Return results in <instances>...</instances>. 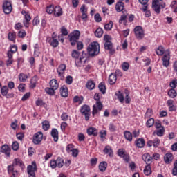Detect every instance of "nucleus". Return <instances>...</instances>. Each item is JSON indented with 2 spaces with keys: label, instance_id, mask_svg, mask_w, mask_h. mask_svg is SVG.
<instances>
[{
  "label": "nucleus",
  "instance_id": "nucleus-60",
  "mask_svg": "<svg viewBox=\"0 0 177 177\" xmlns=\"http://www.w3.org/2000/svg\"><path fill=\"white\" fill-rule=\"evenodd\" d=\"M61 33H62L61 35H64V36L68 35V31L67 30V28H66V27L64 26H62L61 28Z\"/></svg>",
  "mask_w": 177,
  "mask_h": 177
},
{
  "label": "nucleus",
  "instance_id": "nucleus-29",
  "mask_svg": "<svg viewBox=\"0 0 177 177\" xmlns=\"http://www.w3.org/2000/svg\"><path fill=\"white\" fill-rule=\"evenodd\" d=\"M55 162L57 168H63V166L64 165V160L62 158V157H58L57 160H55Z\"/></svg>",
  "mask_w": 177,
  "mask_h": 177
},
{
  "label": "nucleus",
  "instance_id": "nucleus-5",
  "mask_svg": "<svg viewBox=\"0 0 177 177\" xmlns=\"http://www.w3.org/2000/svg\"><path fill=\"white\" fill-rule=\"evenodd\" d=\"M2 9L5 15H10V13H12V10H13L12 2L8 0H4L2 5Z\"/></svg>",
  "mask_w": 177,
  "mask_h": 177
},
{
  "label": "nucleus",
  "instance_id": "nucleus-33",
  "mask_svg": "<svg viewBox=\"0 0 177 177\" xmlns=\"http://www.w3.org/2000/svg\"><path fill=\"white\" fill-rule=\"evenodd\" d=\"M99 169L101 172H104L106 169H107V162H102L99 165Z\"/></svg>",
  "mask_w": 177,
  "mask_h": 177
},
{
  "label": "nucleus",
  "instance_id": "nucleus-41",
  "mask_svg": "<svg viewBox=\"0 0 177 177\" xmlns=\"http://www.w3.org/2000/svg\"><path fill=\"white\" fill-rule=\"evenodd\" d=\"M145 175L149 176L151 174V167L150 165H147L144 169Z\"/></svg>",
  "mask_w": 177,
  "mask_h": 177
},
{
  "label": "nucleus",
  "instance_id": "nucleus-26",
  "mask_svg": "<svg viewBox=\"0 0 177 177\" xmlns=\"http://www.w3.org/2000/svg\"><path fill=\"white\" fill-rule=\"evenodd\" d=\"M117 82V75L114 73H111L109 77V82L110 85H114Z\"/></svg>",
  "mask_w": 177,
  "mask_h": 177
},
{
  "label": "nucleus",
  "instance_id": "nucleus-3",
  "mask_svg": "<svg viewBox=\"0 0 177 177\" xmlns=\"http://www.w3.org/2000/svg\"><path fill=\"white\" fill-rule=\"evenodd\" d=\"M81 32L79 30H75L68 35L69 41L72 46H75L77 44Z\"/></svg>",
  "mask_w": 177,
  "mask_h": 177
},
{
  "label": "nucleus",
  "instance_id": "nucleus-50",
  "mask_svg": "<svg viewBox=\"0 0 177 177\" xmlns=\"http://www.w3.org/2000/svg\"><path fill=\"white\" fill-rule=\"evenodd\" d=\"M119 23L120 24H122V23L125 24L127 23V15H125V14L121 15L120 19H119Z\"/></svg>",
  "mask_w": 177,
  "mask_h": 177
},
{
  "label": "nucleus",
  "instance_id": "nucleus-32",
  "mask_svg": "<svg viewBox=\"0 0 177 177\" xmlns=\"http://www.w3.org/2000/svg\"><path fill=\"white\" fill-rule=\"evenodd\" d=\"M167 95L169 97H171V99H175V97H176L177 93L176 91H175V89L171 88L168 91Z\"/></svg>",
  "mask_w": 177,
  "mask_h": 177
},
{
  "label": "nucleus",
  "instance_id": "nucleus-14",
  "mask_svg": "<svg viewBox=\"0 0 177 177\" xmlns=\"http://www.w3.org/2000/svg\"><path fill=\"white\" fill-rule=\"evenodd\" d=\"M10 151L11 149L8 145H3L0 150V153H3V154H5L6 156H7V157L10 156Z\"/></svg>",
  "mask_w": 177,
  "mask_h": 177
},
{
  "label": "nucleus",
  "instance_id": "nucleus-7",
  "mask_svg": "<svg viewBox=\"0 0 177 177\" xmlns=\"http://www.w3.org/2000/svg\"><path fill=\"white\" fill-rule=\"evenodd\" d=\"M85 63H86V53H85L84 51H82V56L75 59V66L76 67H84Z\"/></svg>",
  "mask_w": 177,
  "mask_h": 177
},
{
  "label": "nucleus",
  "instance_id": "nucleus-23",
  "mask_svg": "<svg viewBox=\"0 0 177 177\" xmlns=\"http://www.w3.org/2000/svg\"><path fill=\"white\" fill-rule=\"evenodd\" d=\"M37 82H38V76L35 75L30 80V88H31V89H34V88L37 86Z\"/></svg>",
  "mask_w": 177,
  "mask_h": 177
},
{
  "label": "nucleus",
  "instance_id": "nucleus-19",
  "mask_svg": "<svg viewBox=\"0 0 177 177\" xmlns=\"http://www.w3.org/2000/svg\"><path fill=\"white\" fill-rule=\"evenodd\" d=\"M142 158L143 161H145V162H146V164H147V165L151 164L153 158L150 156V154L144 153L142 156Z\"/></svg>",
  "mask_w": 177,
  "mask_h": 177
},
{
  "label": "nucleus",
  "instance_id": "nucleus-4",
  "mask_svg": "<svg viewBox=\"0 0 177 177\" xmlns=\"http://www.w3.org/2000/svg\"><path fill=\"white\" fill-rule=\"evenodd\" d=\"M160 1L153 0L152 2V8L154 12H156V13H157L158 15L160 14V12H161V9H164V8H165V3H162L160 4Z\"/></svg>",
  "mask_w": 177,
  "mask_h": 177
},
{
  "label": "nucleus",
  "instance_id": "nucleus-2",
  "mask_svg": "<svg viewBox=\"0 0 177 177\" xmlns=\"http://www.w3.org/2000/svg\"><path fill=\"white\" fill-rule=\"evenodd\" d=\"M87 52L89 56H97L100 52L99 43L94 41L90 44L87 48Z\"/></svg>",
  "mask_w": 177,
  "mask_h": 177
},
{
  "label": "nucleus",
  "instance_id": "nucleus-28",
  "mask_svg": "<svg viewBox=\"0 0 177 177\" xmlns=\"http://www.w3.org/2000/svg\"><path fill=\"white\" fill-rule=\"evenodd\" d=\"M95 86H96V84H95V82L92 80H88L86 84V88H87V89L89 91H93V89H95Z\"/></svg>",
  "mask_w": 177,
  "mask_h": 177
},
{
  "label": "nucleus",
  "instance_id": "nucleus-62",
  "mask_svg": "<svg viewBox=\"0 0 177 177\" xmlns=\"http://www.w3.org/2000/svg\"><path fill=\"white\" fill-rule=\"evenodd\" d=\"M172 175H174V176H176L177 175V160L174 162V166L172 169Z\"/></svg>",
  "mask_w": 177,
  "mask_h": 177
},
{
  "label": "nucleus",
  "instance_id": "nucleus-64",
  "mask_svg": "<svg viewBox=\"0 0 177 177\" xmlns=\"http://www.w3.org/2000/svg\"><path fill=\"white\" fill-rule=\"evenodd\" d=\"M40 23L39 18L36 17L32 20V26H38Z\"/></svg>",
  "mask_w": 177,
  "mask_h": 177
},
{
  "label": "nucleus",
  "instance_id": "nucleus-18",
  "mask_svg": "<svg viewBox=\"0 0 177 177\" xmlns=\"http://www.w3.org/2000/svg\"><path fill=\"white\" fill-rule=\"evenodd\" d=\"M103 153H104V154H107L108 156H109V157H113L114 156V152L113 151V149H111L110 145H106L104 147Z\"/></svg>",
  "mask_w": 177,
  "mask_h": 177
},
{
  "label": "nucleus",
  "instance_id": "nucleus-48",
  "mask_svg": "<svg viewBox=\"0 0 177 177\" xmlns=\"http://www.w3.org/2000/svg\"><path fill=\"white\" fill-rule=\"evenodd\" d=\"M147 127L148 128H151L153 125H154V119L153 118H150L147 121Z\"/></svg>",
  "mask_w": 177,
  "mask_h": 177
},
{
  "label": "nucleus",
  "instance_id": "nucleus-24",
  "mask_svg": "<svg viewBox=\"0 0 177 177\" xmlns=\"http://www.w3.org/2000/svg\"><path fill=\"white\" fill-rule=\"evenodd\" d=\"M50 88H53L55 91L59 89V83L56 79H53L50 81Z\"/></svg>",
  "mask_w": 177,
  "mask_h": 177
},
{
  "label": "nucleus",
  "instance_id": "nucleus-17",
  "mask_svg": "<svg viewBox=\"0 0 177 177\" xmlns=\"http://www.w3.org/2000/svg\"><path fill=\"white\" fill-rule=\"evenodd\" d=\"M86 132L89 136H97L98 131L96 127H90L87 129Z\"/></svg>",
  "mask_w": 177,
  "mask_h": 177
},
{
  "label": "nucleus",
  "instance_id": "nucleus-46",
  "mask_svg": "<svg viewBox=\"0 0 177 177\" xmlns=\"http://www.w3.org/2000/svg\"><path fill=\"white\" fill-rule=\"evenodd\" d=\"M122 68L123 71H128L129 70V63L124 62L122 64Z\"/></svg>",
  "mask_w": 177,
  "mask_h": 177
},
{
  "label": "nucleus",
  "instance_id": "nucleus-37",
  "mask_svg": "<svg viewBox=\"0 0 177 177\" xmlns=\"http://www.w3.org/2000/svg\"><path fill=\"white\" fill-rule=\"evenodd\" d=\"M27 78H28V76L24 73H20L19 75V80L20 82H26V81H27Z\"/></svg>",
  "mask_w": 177,
  "mask_h": 177
},
{
  "label": "nucleus",
  "instance_id": "nucleus-54",
  "mask_svg": "<svg viewBox=\"0 0 177 177\" xmlns=\"http://www.w3.org/2000/svg\"><path fill=\"white\" fill-rule=\"evenodd\" d=\"M50 167L52 168V169H55V168H57V165L56 163V160H51L50 162Z\"/></svg>",
  "mask_w": 177,
  "mask_h": 177
},
{
  "label": "nucleus",
  "instance_id": "nucleus-59",
  "mask_svg": "<svg viewBox=\"0 0 177 177\" xmlns=\"http://www.w3.org/2000/svg\"><path fill=\"white\" fill-rule=\"evenodd\" d=\"M74 149V145L73 144H69L66 146V150L67 153H71Z\"/></svg>",
  "mask_w": 177,
  "mask_h": 177
},
{
  "label": "nucleus",
  "instance_id": "nucleus-55",
  "mask_svg": "<svg viewBox=\"0 0 177 177\" xmlns=\"http://www.w3.org/2000/svg\"><path fill=\"white\" fill-rule=\"evenodd\" d=\"M164 132H165V129L164 127H161L159 130L156 131L157 136H162L164 135Z\"/></svg>",
  "mask_w": 177,
  "mask_h": 177
},
{
  "label": "nucleus",
  "instance_id": "nucleus-63",
  "mask_svg": "<svg viewBox=\"0 0 177 177\" xmlns=\"http://www.w3.org/2000/svg\"><path fill=\"white\" fill-rule=\"evenodd\" d=\"M152 142L153 147H158L160 146V139L156 138Z\"/></svg>",
  "mask_w": 177,
  "mask_h": 177
},
{
  "label": "nucleus",
  "instance_id": "nucleus-34",
  "mask_svg": "<svg viewBox=\"0 0 177 177\" xmlns=\"http://www.w3.org/2000/svg\"><path fill=\"white\" fill-rule=\"evenodd\" d=\"M124 136L128 142H132V133L130 131H125L124 132Z\"/></svg>",
  "mask_w": 177,
  "mask_h": 177
},
{
  "label": "nucleus",
  "instance_id": "nucleus-58",
  "mask_svg": "<svg viewBox=\"0 0 177 177\" xmlns=\"http://www.w3.org/2000/svg\"><path fill=\"white\" fill-rule=\"evenodd\" d=\"M169 86L170 88H172V89H175V88H176L177 86V80H173L170 84H169Z\"/></svg>",
  "mask_w": 177,
  "mask_h": 177
},
{
  "label": "nucleus",
  "instance_id": "nucleus-25",
  "mask_svg": "<svg viewBox=\"0 0 177 177\" xmlns=\"http://www.w3.org/2000/svg\"><path fill=\"white\" fill-rule=\"evenodd\" d=\"M51 136L53 138L54 142L59 140V131L56 129H53L51 131Z\"/></svg>",
  "mask_w": 177,
  "mask_h": 177
},
{
  "label": "nucleus",
  "instance_id": "nucleus-61",
  "mask_svg": "<svg viewBox=\"0 0 177 177\" xmlns=\"http://www.w3.org/2000/svg\"><path fill=\"white\" fill-rule=\"evenodd\" d=\"M65 81L68 85H71L73 84V77L70 75L67 76Z\"/></svg>",
  "mask_w": 177,
  "mask_h": 177
},
{
  "label": "nucleus",
  "instance_id": "nucleus-36",
  "mask_svg": "<svg viewBox=\"0 0 177 177\" xmlns=\"http://www.w3.org/2000/svg\"><path fill=\"white\" fill-rule=\"evenodd\" d=\"M99 91L102 93V95H104L106 93V84L102 82L100 83L98 85Z\"/></svg>",
  "mask_w": 177,
  "mask_h": 177
},
{
  "label": "nucleus",
  "instance_id": "nucleus-15",
  "mask_svg": "<svg viewBox=\"0 0 177 177\" xmlns=\"http://www.w3.org/2000/svg\"><path fill=\"white\" fill-rule=\"evenodd\" d=\"M47 41L53 48H57L59 46V41L55 37L48 38Z\"/></svg>",
  "mask_w": 177,
  "mask_h": 177
},
{
  "label": "nucleus",
  "instance_id": "nucleus-42",
  "mask_svg": "<svg viewBox=\"0 0 177 177\" xmlns=\"http://www.w3.org/2000/svg\"><path fill=\"white\" fill-rule=\"evenodd\" d=\"M21 15L24 16V20L31 21V16H30V14H28L26 10H22Z\"/></svg>",
  "mask_w": 177,
  "mask_h": 177
},
{
  "label": "nucleus",
  "instance_id": "nucleus-8",
  "mask_svg": "<svg viewBox=\"0 0 177 177\" xmlns=\"http://www.w3.org/2000/svg\"><path fill=\"white\" fill-rule=\"evenodd\" d=\"M171 60V51L169 50H166L163 57L162 58V66L164 67H168L169 66V61Z\"/></svg>",
  "mask_w": 177,
  "mask_h": 177
},
{
  "label": "nucleus",
  "instance_id": "nucleus-56",
  "mask_svg": "<svg viewBox=\"0 0 177 177\" xmlns=\"http://www.w3.org/2000/svg\"><path fill=\"white\" fill-rule=\"evenodd\" d=\"M72 57H73L74 59H79L78 57H80V52H78L77 50H75L72 51Z\"/></svg>",
  "mask_w": 177,
  "mask_h": 177
},
{
  "label": "nucleus",
  "instance_id": "nucleus-22",
  "mask_svg": "<svg viewBox=\"0 0 177 177\" xmlns=\"http://www.w3.org/2000/svg\"><path fill=\"white\" fill-rule=\"evenodd\" d=\"M63 14V10H62V8L60 6H57L54 8V16L56 17H59L62 16Z\"/></svg>",
  "mask_w": 177,
  "mask_h": 177
},
{
  "label": "nucleus",
  "instance_id": "nucleus-1",
  "mask_svg": "<svg viewBox=\"0 0 177 177\" xmlns=\"http://www.w3.org/2000/svg\"><path fill=\"white\" fill-rule=\"evenodd\" d=\"M100 97H102V95L99 93H95L94 95V99L96 101V102H95V104L93 106V111H92L93 115H96L97 113L103 110V104L102 103V102H100Z\"/></svg>",
  "mask_w": 177,
  "mask_h": 177
},
{
  "label": "nucleus",
  "instance_id": "nucleus-52",
  "mask_svg": "<svg viewBox=\"0 0 177 177\" xmlns=\"http://www.w3.org/2000/svg\"><path fill=\"white\" fill-rule=\"evenodd\" d=\"M109 130L110 132H115V131H117V127H115L114 124L110 123L109 125Z\"/></svg>",
  "mask_w": 177,
  "mask_h": 177
},
{
  "label": "nucleus",
  "instance_id": "nucleus-49",
  "mask_svg": "<svg viewBox=\"0 0 177 177\" xmlns=\"http://www.w3.org/2000/svg\"><path fill=\"white\" fill-rule=\"evenodd\" d=\"M153 115V110L150 108L147 109V112L145 113V117L149 118Z\"/></svg>",
  "mask_w": 177,
  "mask_h": 177
},
{
  "label": "nucleus",
  "instance_id": "nucleus-10",
  "mask_svg": "<svg viewBox=\"0 0 177 177\" xmlns=\"http://www.w3.org/2000/svg\"><path fill=\"white\" fill-rule=\"evenodd\" d=\"M134 32L137 39L140 40L145 38V31H143V28H142V26H136L134 28Z\"/></svg>",
  "mask_w": 177,
  "mask_h": 177
},
{
  "label": "nucleus",
  "instance_id": "nucleus-57",
  "mask_svg": "<svg viewBox=\"0 0 177 177\" xmlns=\"http://www.w3.org/2000/svg\"><path fill=\"white\" fill-rule=\"evenodd\" d=\"M12 149L15 151H17V150H19V142L17 141L13 142L12 145Z\"/></svg>",
  "mask_w": 177,
  "mask_h": 177
},
{
  "label": "nucleus",
  "instance_id": "nucleus-11",
  "mask_svg": "<svg viewBox=\"0 0 177 177\" xmlns=\"http://www.w3.org/2000/svg\"><path fill=\"white\" fill-rule=\"evenodd\" d=\"M67 68V66L64 64H61L57 68V72L58 73V77L62 81L64 80V71Z\"/></svg>",
  "mask_w": 177,
  "mask_h": 177
},
{
  "label": "nucleus",
  "instance_id": "nucleus-47",
  "mask_svg": "<svg viewBox=\"0 0 177 177\" xmlns=\"http://www.w3.org/2000/svg\"><path fill=\"white\" fill-rule=\"evenodd\" d=\"M46 12L48 15H52V13L55 12V6L51 5L46 8Z\"/></svg>",
  "mask_w": 177,
  "mask_h": 177
},
{
  "label": "nucleus",
  "instance_id": "nucleus-30",
  "mask_svg": "<svg viewBox=\"0 0 177 177\" xmlns=\"http://www.w3.org/2000/svg\"><path fill=\"white\" fill-rule=\"evenodd\" d=\"M124 3L122 1H119L116 3L115 10L118 12H122L124 10Z\"/></svg>",
  "mask_w": 177,
  "mask_h": 177
},
{
  "label": "nucleus",
  "instance_id": "nucleus-40",
  "mask_svg": "<svg viewBox=\"0 0 177 177\" xmlns=\"http://www.w3.org/2000/svg\"><path fill=\"white\" fill-rule=\"evenodd\" d=\"M56 90L53 89L52 87H47L45 88V92H46L47 95H50L51 96H53L55 95V91Z\"/></svg>",
  "mask_w": 177,
  "mask_h": 177
},
{
  "label": "nucleus",
  "instance_id": "nucleus-31",
  "mask_svg": "<svg viewBox=\"0 0 177 177\" xmlns=\"http://www.w3.org/2000/svg\"><path fill=\"white\" fill-rule=\"evenodd\" d=\"M156 55L158 56H162V55H165V49L162 46H160L156 50Z\"/></svg>",
  "mask_w": 177,
  "mask_h": 177
},
{
  "label": "nucleus",
  "instance_id": "nucleus-39",
  "mask_svg": "<svg viewBox=\"0 0 177 177\" xmlns=\"http://www.w3.org/2000/svg\"><path fill=\"white\" fill-rule=\"evenodd\" d=\"M115 95L117 96L119 102L122 104L124 103V95H122V93H121V91H118L115 93Z\"/></svg>",
  "mask_w": 177,
  "mask_h": 177
},
{
  "label": "nucleus",
  "instance_id": "nucleus-35",
  "mask_svg": "<svg viewBox=\"0 0 177 177\" xmlns=\"http://www.w3.org/2000/svg\"><path fill=\"white\" fill-rule=\"evenodd\" d=\"M95 35L97 38H102L103 36V29H102V28H97L95 31Z\"/></svg>",
  "mask_w": 177,
  "mask_h": 177
},
{
  "label": "nucleus",
  "instance_id": "nucleus-9",
  "mask_svg": "<svg viewBox=\"0 0 177 177\" xmlns=\"http://www.w3.org/2000/svg\"><path fill=\"white\" fill-rule=\"evenodd\" d=\"M80 112L84 115L86 121H88L91 117V107L88 105H83L81 107Z\"/></svg>",
  "mask_w": 177,
  "mask_h": 177
},
{
  "label": "nucleus",
  "instance_id": "nucleus-6",
  "mask_svg": "<svg viewBox=\"0 0 177 177\" xmlns=\"http://www.w3.org/2000/svg\"><path fill=\"white\" fill-rule=\"evenodd\" d=\"M37 169L35 161L32 162L31 165H28L27 173L28 177H35V172H37Z\"/></svg>",
  "mask_w": 177,
  "mask_h": 177
},
{
  "label": "nucleus",
  "instance_id": "nucleus-43",
  "mask_svg": "<svg viewBox=\"0 0 177 177\" xmlns=\"http://www.w3.org/2000/svg\"><path fill=\"white\" fill-rule=\"evenodd\" d=\"M8 39L9 41H15L16 40V32H10L8 33Z\"/></svg>",
  "mask_w": 177,
  "mask_h": 177
},
{
  "label": "nucleus",
  "instance_id": "nucleus-51",
  "mask_svg": "<svg viewBox=\"0 0 177 177\" xmlns=\"http://www.w3.org/2000/svg\"><path fill=\"white\" fill-rule=\"evenodd\" d=\"M113 48V43L111 41H106L104 43V48L109 50Z\"/></svg>",
  "mask_w": 177,
  "mask_h": 177
},
{
  "label": "nucleus",
  "instance_id": "nucleus-12",
  "mask_svg": "<svg viewBox=\"0 0 177 177\" xmlns=\"http://www.w3.org/2000/svg\"><path fill=\"white\" fill-rule=\"evenodd\" d=\"M43 138L44 133H42L41 131H38L34 135L32 142L35 145H39L41 142H42Z\"/></svg>",
  "mask_w": 177,
  "mask_h": 177
},
{
  "label": "nucleus",
  "instance_id": "nucleus-16",
  "mask_svg": "<svg viewBox=\"0 0 177 177\" xmlns=\"http://www.w3.org/2000/svg\"><path fill=\"white\" fill-rule=\"evenodd\" d=\"M13 167H20L21 169H24L26 168V166H24V163H23V161L19 158L14 159L12 162Z\"/></svg>",
  "mask_w": 177,
  "mask_h": 177
},
{
  "label": "nucleus",
  "instance_id": "nucleus-45",
  "mask_svg": "<svg viewBox=\"0 0 177 177\" xmlns=\"http://www.w3.org/2000/svg\"><path fill=\"white\" fill-rule=\"evenodd\" d=\"M27 35V33L26 32V30H21L18 32L17 37L18 38H25Z\"/></svg>",
  "mask_w": 177,
  "mask_h": 177
},
{
  "label": "nucleus",
  "instance_id": "nucleus-27",
  "mask_svg": "<svg viewBox=\"0 0 177 177\" xmlns=\"http://www.w3.org/2000/svg\"><path fill=\"white\" fill-rule=\"evenodd\" d=\"M60 92L62 97H67L68 96V89L67 88V86H63L60 89Z\"/></svg>",
  "mask_w": 177,
  "mask_h": 177
},
{
  "label": "nucleus",
  "instance_id": "nucleus-38",
  "mask_svg": "<svg viewBox=\"0 0 177 177\" xmlns=\"http://www.w3.org/2000/svg\"><path fill=\"white\" fill-rule=\"evenodd\" d=\"M42 128L44 131H48L50 128V124H49V121L45 120L42 122Z\"/></svg>",
  "mask_w": 177,
  "mask_h": 177
},
{
  "label": "nucleus",
  "instance_id": "nucleus-44",
  "mask_svg": "<svg viewBox=\"0 0 177 177\" xmlns=\"http://www.w3.org/2000/svg\"><path fill=\"white\" fill-rule=\"evenodd\" d=\"M113 21H109L108 24L104 25V30H106V31H110L111 28H113Z\"/></svg>",
  "mask_w": 177,
  "mask_h": 177
},
{
  "label": "nucleus",
  "instance_id": "nucleus-13",
  "mask_svg": "<svg viewBox=\"0 0 177 177\" xmlns=\"http://www.w3.org/2000/svg\"><path fill=\"white\" fill-rule=\"evenodd\" d=\"M1 93L2 96H6V99H10L12 97H15V94L9 93V88H8V86H3V87H1Z\"/></svg>",
  "mask_w": 177,
  "mask_h": 177
},
{
  "label": "nucleus",
  "instance_id": "nucleus-53",
  "mask_svg": "<svg viewBox=\"0 0 177 177\" xmlns=\"http://www.w3.org/2000/svg\"><path fill=\"white\" fill-rule=\"evenodd\" d=\"M82 100H84V98L80 97L78 96H75L73 98L74 103H79V104H81V103H82Z\"/></svg>",
  "mask_w": 177,
  "mask_h": 177
},
{
  "label": "nucleus",
  "instance_id": "nucleus-20",
  "mask_svg": "<svg viewBox=\"0 0 177 177\" xmlns=\"http://www.w3.org/2000/svg\"><path fill=\"white\" fill-rule=\"evenodd\" d=\"M174 160V156L171 153H167L165 155L164 161L165 164H171Z\"/></svg>",
  "mask_w": 177,
  "mask_h": 177
},
{
  "label": "nucleus",
  "instance_id": "nucleus-21",
  "mask_svg": "<svg viewBox=\"0 0 177 177\" xmlns=\"http://www.w3.org/2000/svg\"><path fill=\"white\" fill-rule=\"evenodd\" d=\"M135 145L138 149L145 147V142L143 138H138L135 141Z\"/></svg>",
  "mask_w": 177,
  "mask_h": 177
}]
</instances>
